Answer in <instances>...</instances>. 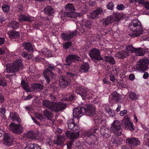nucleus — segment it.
I'll list each match as a JSON object with an SVG mask.
<instances>
[{
	"label": "nucleus",
	"instance_id": "c03bdc74",
	"mask_svg": "<svg viewBox=\"0 0 149 149\" xmlns=\"http://www.w3.org/2000/svg\"><path fill=\"white\" fill-rule=\"evenodd\" d=\"M74 121L73 119L69 120L68 122V128L71 130H72L74 126Z\"/></svg>",
	"mask_w": 149,
	"mask_h": 149
},
{
	"label": "nucleus",
	"instance_id": "69168bd1",
	"mask_svg": "<svg viewBox=\"0 0 149 149\" xmlns=\"http://www.w3.org/2000/svg\"><path fill=\"white\" fill-rule=\"evenodd\" d=\"M79 129V125H76L74 124V126H73V128L72 130L73 131H75Z\"/></svg>",
	"mask_w": 149,
	"mask_h": 149
},
{
	"label": "nucleus",
	"instance_id": "2f4dec72",
	"mask_svg": "<svg viewBox=\"0 0 149 149\" xmlns=\"http://www.w3.org/2000/svg\"><path fill=\"white\" fill-rule=\"evenodd\" d=\"M129 55V52L122 51L116 53V56L120 58L123 59Z\"/></svg>",
	"mask_w": 149,
	"mask_h": 149
},
{
	"label": "nucleus",
	"instance_id": "a19ab883",
	"mask_svg": "<svg viewBox=\"0 0 149 149\" xmlns=\"http://www.w3.org/2000/svg\"><path fill=\"white\" fill-rule=\"evenodd\" d=\"M144 139V143L149 146V132L145 134Z\"/></svg>",
	"mask_w": 149,
	"mask_h": 149
},
{
	"label": "nucleus",
	"instance_id": "0eeeda50",
	"mask_svg": "<svg viewBox=\"0 0 149 149\" xmlns=\"http://www.w3.org/2000/svg\"><path fill=\"white\" fill-rule=\"evenodd\" d=\"M76 25L77 26L80 27L79 29H77V31L79 30L82 33L88 31V29L91 28V23L89 21L83 19L80 23H77Z\"/></svg>",
	"mask_w": 149,
	"mask_h": 149
},
{
	"label": "nucleus",
	"instance_id": "9b49d317",
	"mask_svg": "<svg viewBox=\"0 0 149 149\" xmlns=\"http://www.w3.org/2000/svg\"><path fill=\"white\" fill-rule=\"evenodd\" d=\"M86 111V108L82 107H79L74 109L73 116L74 118H79Z\"/></svg>",
	"mask_w": 149,
	"mask_h": 149
},
{
	"label": "nucleus",
	"instance_id": "de8ad7c7",
	"mask_svg": "<svg viewBox=\"0 0 149 149\" xmlns=\"http://www.w3.org/2000/svg\"><path fill=\"white\" fill-rule=\"evenodd\" d=\"M98 16L95 11H93L89 15L88 17L91 18L95 19L98 17Z\"/></svg>",
	"mask_w": 149,
	"mask_h": 149
},
{
	"label": "nucleus",
	"instance_id": "680f3d73",
	"mask_svg": "<svg viewBox=\"0 0 149 149\" xmlns=\"http://www.w3.org/2000/svg\"><path fill=\"white\" fill-rule=\"evenodd\" d=\"M102 135L103 136L104 138L106 139L109 137L110 136V133L109 132L108 133L105 132L104 134Z\"/></svg>",
	"mask_w": 149,
	"mask_h": 149
},
{
	"label": "nucleus",
	"instance_id": "393cba45",
	"mask_svg": "<svg viewBox=\"0 0 149 149\" xmlns=\"http://www.w3.org/2000/svg\"><path fill=\"white\" fill-rule=\"evenodd\" d=\"M30 89L32 90L33 91L37 92L43 89V85L39 83H35L32 86Z\"/></svg>",
	"mask_w": 149,
	"mask_h": 149
},
{
	"label": "nucleus",
	"instance_id": "4c0bfd02",
	"mask_svg": "<svg viewBox=\"0 0 149 149\" xmlns=\"http://www.w3.org/2000/svg\"><path fill=\"white\" fill-rule=\"evenodd\" d=\"M21 86L23 88L26 90L27 92H29L31 91L26 81L24 80H22L21 81Z\"/></svg>",
	"mask_w": 149,
	"mask_h": 149
},
{
	"label": "nucleus",
	"instance_id": "ddd939ff",
	"mask_svg": "<svg viewBox=\"0 0 149 149\" xmlns=\"http://www.w3.org/2000/svg\"><path fill=\"white\" fill-rule=\"evenodd\" d=\"M149 61L147 59H143L140 60L137 62V65L141 70H145L148 67Z\"/></svg>",
	"mask_w": 149,
	"mask_h": 149
},
{
	"label": "nucleus",
	"instance_id": "a18cd8bd",
	"mask_svg": "<svg viewBox=\"0 0 149 149\" xmlns=\"http://www.w3.org/2000/svg\"><path fill=\"white\" fill-rule=\"evenodd\" d=\"M129 98L132 100H135L137 99L138 96L134 92H130L129 94Z\"/></svg>",
	"mask_w": 149,
	"mask_h": 149
},
{
	"label": "nucleus",
	"instance_id": "cd10ccee",
	"mask_svg": "<svg viewBox=\"0 0 149 149\" xmlns=\"http://www.w3.org/2000/svg\"><path fill=\"white\" fill-rule=\"evenodd\" d=\"M35 116L36 118L39 119L40 121H45L47 118V109L43 111V115L36 113L35 114Z\"/></svg>",
	"mask_w": 149,
	"mask_h": 149
},
{
	"label": "nucleus",
	"instance_id": "e2e57ef3",
	"mask_svg": "<svg viewBox=\"0 0 149 149\" xmlns=\"http://www.w3.org/2000/svg\"><path fill=\"white\" fill-rule=\"evenodd\" d=\"M4 100V97L3 95L0 93V103L3 102Z\"/></svg>",
	"mask_w": 149,
	"mask_h": 149
},
{
	"label": "nucleus",
	"instance_id": "7c9ffc66",
	"mask_svg": "<svg viewBox=\"0 0 149 149\" xmlns=\"http://www.w3.org/2000/svg\"><path fill=\"white\" fill-rule=\"evenodd\" d=\"M8 34L9 38L11 39L19 38L20 35L19 32L13 30L9 31L8 32Z\"/></svg>",
	"mask_w": 149,
	"mask_h": 149
},
{
	"label": "nucleus",
	"instance_id": "39448f33",
	"mask_svg": "<svg viewBox=\"0 0 149 149\" xmlns=\"http://www.w3.org/2000/svg\"><path fill=\"white\" fill-rule=\"evenodd\" d=\"M66 106V104L62 103L49 102L47 101V109L56 112L64 109Z\"/></svg>",
	"mask_w": 149,
	"mask_h": 149
},
{
	"label": "nucleus",
	"instance_id": "dca6fc26",
	"mask_svg": "<svg viewBox=\"0 0 149 149\" xmlns=\"http://www.w3.org/2000/svg\"><path fill=\"white\" fill-rule=\"evenodd\" d=\"M3 139V143L5 145L9 146L13 143V137L9 134L6 133L4 135Z\"/></svg>",
	"mask_w": 149,
	"mask_h": 149
},
{
	"label": "nucleus",
	"instance_id": "bb28decb",
	"mask_svg": "<svg viewBox=\"0 0 149 149\" xmlns=\"http://www.w3.org/2000/svg\"><path fill=\"white\" fill-rule=\"evenodd\" d=\"M18 17V20L19 22L23 21L29 22H32V20L28 16H26L25 15L20 14L19 15Z\"/></svg>",
	"mask_w": 149,
	"mask_h": 149
},
{
	"label": "nucleus",
	"instance_id": "c9c22d12",
	"mask_svg": "<svg viewBox=\"0 0 149 149\" xmlns=\"http://www.w3.org/2000/svg\"><path fill=\"white\" fill-rule=\"evenodd\" d=\"M134 52L136 55L140 56H143L145 53V51L141 48H135Z\"/></svg>",
	"mask_w": 149,
	"mask_h": 149
},
{
	"label": "nucleus",
	"instance_id": "f704fd0d",
	"mask_svg": "<svg viewBox=\"0 0 149 149\" xmlns=\"http://www.w3.org/2000/svg\"><path fill=\"white\" fill-rule=\"evenodd\" d=\"M111 16H112V18L114 20V22L120 21L123 17L122 14L118 13H114L113 15H111Z\"/></svg>",
	"mask_w": 149,
	"mask_h": 149
},
{
	"label": "nucleus",
	"instance_id": "b1692460",
	"mask_svg": "<svg viewBox=\"0 0 149 149\" xmlns=\"http://www.w3.org/2000/svg\"><path fill=\"white\" fill-rule=\"evenodd\" d=\"M9 118L12 121H16L18 123H20L21 120L18 116V114L16 112H10Z\"/></svg>",
	"mask_w": 149,
	"mask_h": 149
},
{
	"label": "nucleus",
	"instance_id": "1a4fd4ad",
	"mask_svg": "<svg viewBox=\"0 0 149 149\" xmlns=\"http://www.w3.org/2000/svg\"><path fill=\"white\" fill-rule=\"evenodd\" d=\"M122 124L123 127L125 130H129L131 131H133L134 130V126L128 116H126L123 118Z\"/></svg>",
	"mask_w": 149,
	"mask_h": 149
},
{
	"label": "nucleus",
	"instance_id": "7ed1b4c3",
	"mask_svg": "<svg viewBox=\"0 0 149 149\" xmlns=\"http://www.w3.org/2000/svg\"><path fill=\"white\" fill-rule=\"evenodd\" d=\"M94 122L95 126L93 128L89 130L86 132V134H83L84 135L88 136V138L91 139L96 140L97 139L95 136L93 134L96 132L98 129V127L100 125L102 122L101 118L99 117H96L94 119Z\"/></svg>",
	"mask_w": 149,
	"mask_h": 149
},
{
	"label": "nucleus",
	"instance_id": "f8f14e48",
	"mask_svg": "<svg viewBox=\"0 0 149 149\" xmlns=\"http://www.w3.org/2000/svg\"><path fill=\"white\" fill-rule=\"evenodd\" d=\"M109 101H112V102L116 103L120 102L121 101L122 97L121 95L118 92L115 91L113 92L109 97Z\"/></svg>",
	"mask_w": 149,
	"mask_h": 149
},
{
	"label": "nucleus",
	"instance_id": "f03ea898",
	"mask_svg": "<svg viewBox=\"0 0 149 149\" xmlns=\"http://www.w3.org/2000/svg\"><path fill=\"white\" fill-rule=\"evenodd\" d=\"M6 70L8 73H15L22 69L23 67L21 60L18 59L14 61L10 65L8 64L6 66Z\"/></svg>",
	"mask_w": 149,
	"mask_h": 149
},
{
	"label": "nucleus",
	"instance_id": "4d7b16f0",
	"mask_svg": "<svg viewBox=\"0 0 149 149\" xmlns=\"http://www.w3.org/2000/svg\"><path fill=\"white\" fill-rule=\"evenodd\" d=\"M113 3L112 2H110L107 5V8L108 9L112 10L113 7Z\"/></svg>",
	"mask_w": 149,
	"mask_h": 149
},
{
	"label": "nucleus",
	"instance_id": "774afa93",
	"mask_svg": "<svg viewBox=\"0 0 149 149\" xmlns=\"http://www.w3.org/2000/svg\"><path fill=\"white\" fill-rule=\"evenodd\" d=\"M84 8H82V11L84 13L87 11L88 8L87 6L85 5H84Z\"/></svg>",
	"mask_w": 149,
	"mask_h": 149
},
{
	"label": "nucleus",
	"instance_id": "8fccbe9b",
	"mask_svg": "<svg viewBox=\"0 0 149 149\" xmlns=\"http://www.w3.org/2000/svg\"><path fill=\"white\" fill-rule=\"evenodd\" d=\"M2 8L3 11L5 12H8L10 9V6L8 5H3Z\"/></svg>",
	"mask_w": 149,
	"mask_h": 149
},
{
	"label": "nucleus",
	"instance_id": "bf43d9fd",
	"mask_svg": "<svg viewBox=\"0 0 149 149\" xmlns=\"http://www.w3.org/2000/svg\"><path fill=\"white\" fill-rule=\"evenodd\" d=\"M117 8L119 10H122L125 7L124 6L121 4L120 5L118 4L117 5Z\"/></svg>",
	"mask_w": 149,
	"mask_h": 149
},
{
	"label": "nucleus",
	"instance_id": "0e129e2a",
	"mask_svg": "<svg viewBox=\"0 0 149 149\" xmlns=\"http://www.w3.org/2000/svg\"><path fill=\"white\" fill-rule=\"evenodd\" d=\"M129 79L131 81L134 80L135 78L134 75L133 74H131L129 75Z\"/></svg>",
	"mask_w": 149,
	"mask_h": 149
},
{
	"label": "nucleus",
	"instance_id": "aec40b11",
	"mask_svg": "<svg viewBox=\"0 0 149 149\" xmlns=\"http://www.w3.org/2000/svg\"><path fill=\"white\" fill-rule=\"evenodd\" d=\"M126 143L135 146H137L140 144V142L138 139L134 137L128 138L126 140Z\"/></svg>",
	"mask_w": 149,
	"mask_h": 149
},
{
	"label": "nucleus",
	"instance_id": "473e14b6",
	"mask_svg": "<svg viewBox=\"0 0 149 149\" xmlns=\"http://www.w3.org/2000/svg\"><path fill=\"white\" fill-rule=\"evenodd\" d=\"M104 107H105V109L107 112L108 113L110 117H113L115 116V113L114 111L109 108V106L107 104L104 105Z\"/></svg>",
	"mask_w": 149,
	"mask_h": 149
},
{
	"label": "nucleus",
	"instance_id": "864d4df0",
	"mask_svg": "<svg viewBox=\"0 0 149 149\" xmlns=\"http://www.w3.org/2000/svg\"><path fill=\"white\" fill-rule=\"evenodd\" d=\"M75 96L74 94H72L70 95L69 97H66L64 98V100H69L70 101L72 100L75 98Z\"/></svg>",
	"mask_w": 149,
	"mask_h": 149
},
{
	"label": "nucleus",
	"instance_id": "49530a36",
	"mask_svg": "<svg viewBox=\"0 0 149 149\" xmlns=\"http://www.w3.org/2000/svg\"><path fill=\"white\" fill-rule=\"evenodd\" d=\"M109 129L105 126H102L100 128V132L101 134H104L105 132L108 133Z\"/></svg>",
	"mask_w": 149,
	"mask_h": 149
},
{
	"label": "nucleus",
	"instance_id": "412c9836",
	"mask_svg": "<svg viewBox=\"0 0 149 149\" xmlns=\"http://www.w3.org/2000/svg\"><path fill=\"white\" fill-rule=\"evenodd\" d=\"M112 16H110L107 18L103 19L101 21V23L103 26H106L109 24H111L114 22Z\"/></svg>",
	"mask_w": 149,
	"mask_h": 149
},
{
	"label": "nucleus",
	"instance_id": "ea45409f",
	"mask_svg": "<svg viewBox=\"0 0 149 149\" xmlns=\"http://www.w3.org/2000/svg\"><path fill=\"white\" fill-rule=\"evenodd\" d=\"M8 25L9 26L11 27L13 29H16L19 27V23L15 21H11Z\"/></svg>",
	"mask_w": 149,
	"mask_h": 149
},
{
	"label": "nucleus",
	"instance_id": "58836bf2",
	"mask_svg": "<svg viewBox=\"0 0 149 149\" xmlns=\"http://www.w3.org/2000/svg\"><path fill=\"white\" fill-rule=\"evenodd\" d=\"M25 149H41V148L36 144L30 143L28 144Z\"/></svg>",
	"mask_w": 149,
	"mask_h": 149
},
{
	"label": "nucleus",
	"instance_id": "4468645a",
	"mask_svg": "<svg viewBox=\"0 0 149 149\" xmlns=\"http://www.w3.org/2000/svg\"><path fill=\"white\" fill-rule=\"evenodd\" d=\"M77 33V31L76 30L72 32H68L63 33L61 34V37L63 40L65 41L69 40L72 38L74 35H76Z\"/></svg>",
	"mask_w": 149,
	"mask_h": 149
},
{
	"label": "nucleus",
	"instance_id": "79ce46f5",
	"mask_svg": "<svg viewBox=\"0 0 149 149\" xmlns=\"http://www.w3.org/2000/svg\"><path fill=\"white\" fill-rule=\"evenodd\" d=\"M74 8L72 4L68 3L66 5V11L73 12L74 11Z\"/></svg>",
	"mask_w": 149,
	"mask_h": 149
},
{
	"label": "nucleus",
	"instance_id": "20e7f679",
	"mask_svg": "<svg viewBox=\"0 0 149 149\" xmlns=\"http://www.w3.org/2000/svg\"><path fill=\"white\" fill-rule=\"evenodd\" d=\"M75 91L76 93L79 95L83 100L85 99L86 97L90 98L93 96L91 91L80 85H77Z\"/></svg>",
	"mask_w": 149,
	"mask_h": 149
},
{
	"label": "nucleus",
	"instance_id": "423d86ee",
	"mask_svg": "<svg viewBox=\"0 0 149 149\" xmlns=\"http://www.w3.org/2000/svg\"><path fill=\"white\" fill-rule=\"evenodd\" d=\"M20 123L16 124L12 122L9 125V129L13 133L16 134H22L24 131L22 126L20 124Z\"/></svg>",
	"mask_w": 149,
	"mask_h": 149
},
{
	"label": "nucleus",
	"instance_id": "6e6d98bb",
	"mask_svg": "<svg viewBox=\"0 0 149 149\" xmlns=\"http://www.w3.org/2000/svg\"><path fill=\"white\" fill-rule=\"evenodd\" d=\"M27 136L29 138H33L36 137V135L32 132H29L27 133Z\"/></svg>",
	"mask_w": 149,
	"mask_h": 149
},
{
	"label": "nucleus",
	"instance_id": "603ef678",
	"mask_svg": "<svg viewBox=\"0 0 149 149\" xmlns=\"http://www.w3.org/2000/svg\"><path fill=\"white\" fill-rule=\"evenodd\" d=\"M72 45V43L70 42H67L63 45L64 48L65 49H68Z\"/></svg>",
	"mask_w": 149,
	"mask_h": 149
},
{
	"label": "nucleus",
	"instance_id": "a211bd4d",
	"mask_svg": "<svg viewBox=\"0 0 149 149\" xmlns=\"http://www.w3.org/2000/svg\"><path fill=\"white\" fill-rule=\"evenodd\" d=\"M95 107L91 104L87 105L86 109V111L84 113H86L88 115L91 116L95 114Z\"/></svg>",
	"mask_w": 149,
	"mask_h": 149
},
{
	"label": "nucleus",
	"instance_id": "13d9d810",
	"mask_svg": "<svg viewBox=\"0 0 149 149\" xmlns=\"http://www.w3.org/2000/svg\"><path fill=\"white\" fill-rule=\"evenodd\" d=\"M95 11L98 16L99 14L102 13L103 12L102 9L101 8H97Z\"/></svg>",
	"mask_w": 149,
	"mask_h": 149
},
{
	"label": "nucleus",
	"instance_id": "5701e85b",
	"mask_svg": "<svg viewBox=\"0 0 149 149\" xmlns=\"http://www.w3.org/2000/svg\"><path fill=\"white\" fill-rule=\"evenodd\" d=\"M54 69V67L51 64H47V83H49V76H50L51 78H53L54 77V74L52 73L51 71Z\"/></svg>",
	"mask_w": 149,
	"mask_h": 149
},
{
	"label": "nucleus",
	"instance_id": "c85d7f7f",
	"mask_svg": "<svg viewBox=\"0 0 149 149\" xmlns=\"http://www.w3.org/2000/svg\"><path fill=\"white\" fill-rule=\"evenodd\" d=\"M24 49L27 52H32L33 51V48L31 44L29 42H25L23 44Z\"/></svg>",
	"mask_w": 149,
	"mask_h": 149
},
{
	"label": "nucleus",
	"instance_id": "a878e982",
	"mask_svg": "<svg viewBox=\"0 0 149 149\" xmlns=\"http://www.w3.org/2000/svg\"><path fill=\"white\" fill-rule=\"evenodd\" d=\"M122 140L121 139H119L117 136H113L112 137L109 143L111 146H113L116 144H119L120 142Z\"/></svg>",
	"mask_w": 149,
	"mask_h": 149
},
{
	"label": "nucleus",
	"instance_id": "37998d69",
	"mask_svg": "<svg viewBox=\"0 0 149 149\" xmlns=\"http://www.w3.org/2000/svg\"><path fill=\"white\" fill-rule=\"evenodd\" d=\"M104 59L107 61L114 64L115 63V60L111 56H105L104 57Z\"/></svg>",
	"mask_w": 149,
	"mask_h": 149
},
{
	"label": "nucleus",
	"instance_id": "338daca9",
	"mask_svg": "<svg viewBox=\"0 0 149 149\" xmlns=\"http://www.w3.org/2000/svg\"><path fill=\"white\" fill-rule=\"evenodd\" d=\"M127 113V111L126 110H124L122 111H121L120 112V114L121 116H123L125 115Z\"/></svg>",
	"mask_w": 149,
	"mask_h": 149
},
{
	"label": "nucleus",
	"instance_id": "2eb2a0df",
	"mask_svg": "<svg viewBox=\"0 0 149 149\" xmlns=\"http://www.w3.org/2000/svg\"><path fill=\"white\" fill-rule=\"evenodd\" d=\"M79 14L75 12H63L61 16V17L62 19L64 21L67 20L66 17H73L74 18L76 17V15L79 16Z\"/></svg>",
	"mask_w": 149,
	"mask_h": 149
},
{
	"label": "nucleus",
	"instance_id": "09e8293b",
	"mask_svg": "<svg viewBox=\"0 0 149 149\" xmlns=\"http://www.w3.org/2000/svg\"><path fill=\"white\" fill-rule=\"evenodd\" d=\"M135 49L131 45L128 46L126 47V49L130 52H134Z\"/></svg>",
	"mask_w": 149,
	"mask_h": 149
},
{
	"label": "nucleus",
	"instance_id": "9d476101",
	"mask_svg": "<svg viewBox=\"0 0 149 149\" xmlns=\"http://www.w3.org/2000/svg\"><path fill=\"white\" fill-rule=\"evenodd\" d=\"M89 55L94 61L102 59L100 55L99 50L96 48H93L91 50L89 53Z\"/></svg>",
	"mask_w": 149,
	"mask_h": 149
},
{
	"label": "nucleus",
	"instance_id": "72a5a7b5",
	"mask_svg": "<svg viewBox=\"0 0 149 149\" xmlns=\"http://www.w3.org/2000/svg\"><path fill=\"white\" fill-rule=\"evenodd\" d=\"M54 12V9L51 7L48 6L47 7V17L49 16L50 17L48 18L49 20L52 19L53 18L52 15ZM48 18L47 17V19Z\"/></svg>",
	"mask_w": 149,
	"mask_h": 149
},
{
	"label": "nucleus",
	"instance_id": "f257e3e1",
	"mask_svg": "<svg viewBox=\"0 0 149 149\" xmlns=\"http://www.w3.org/2000/svg\"><path fill=\"white\" fill-rule=\"evenodd\" d=\"M130 32L129 35L131 37L139 36L142 34L143 28L141 22L138 19L133 21L129 26Z\"/></svg>",
	"mask_w": 149,
	"mask_h": 149
},
{
	"label": "nucleus",
	"instance_id": "3c124183",
	"mask_svg": "<svg viewBox=\"0 0 149 149\" xmlns=\"http://www.w3.org/2000/svg\"><path fill=\"white\" fill-rule=\"evenodd\" d=\"M7 85L6 80L4 79H0V86L4 87Z\"/></svg>",
	"mask_w": 149,
	"mask_h": 149
},
{
	"label": "nucleus",
	"instance_id": "c756f323",
	"mask_svg": "<svg viewBox=\"0 0 149 149\" xmlns=\"http://www.w3.org/2000/svg\"><path fill=\"white\" fill-rule=\"evenodd\" d=\"M64 139V137L63 136L58 135L56 137V139L54 141V143L58 146L61 145L63 143Z\"/></svg>",
	"mask_w": 149,
	"mask_h": 149
},
{
	"label": "nucleus",
	"instance_id": "6ab92c4d",
	"mask_svg": "<svg viewBox=\"0 0 149 149\" xmlns=\"http://www.w3.org/2000/svg\"><path fill=\"white\" fill-rule=\"evenodd\" d=\"M65 134L67 137L70 139H75L77 138L79 135V132L77 131L76 132L72 131H67Z\"/></svg>",
	"mask_w": 149,
	"mask_h": 149
},
{
	"label": "nucleus",
	"instance_id": "4be33fe9",
	"mask_svg": "<svg viewBox=\"0 0 149 149\" xmlns=\"http://www.w3.org/2000/svg\"><path fill=\"white\" fill-rule=\"evenodd\" d=\"M59 83L60 86L62 88H64L68 86L69 82L67 80V78L65 76H61L60 77Z\"/></svg>",
	"mask_w": 149,
	"mask_h": 149
},
{
	"label": "nucleus",
	"instance_id": "052dcab7",
	"mask_svg": "<svg viewBox=\"0 0 149 149\" xmlns=\"http://www.w3.org/2000/svg\"><path fill=\"white\" fill-rule=\"evenodd\" d=\"M143 6L149 10V1H146L143 4Z\"/></svg>",
	"mask_w": 149,
	"mask_h": 149
},
{
	"label": "nucleus",
	"instance_id": "6e6552de",
	"mask_svg": "<svg viewBox=\"0 0 149 149\" xmlns=\"http://www.w3.org/2000/svg\"><path fill=\"white\" fill-rule=\"evenodd\" d=\"M111 130L116 135L120 136L121 135L122 130L121 128L120 123L118 120L113 121L111 124Z\"/></svg>",
	"mask_w": 149,
	"mask_h": 149
},
{
	"label": "nucleus",
	"instance_id": "f3484780",
	"mask_svg": "<svg viewBox=\"0 0 149 149\" xmlns=\"http://www.w3.org/2000/svg\"><path fill=\"white\" fill-rule=\"evenodd\" d=\"M79 60V57L76 55H70L66 57V61L70 65L71 62H76Z\"/></svg>",
	"mask_w": 149,
	"mask_h": 149
},
{
	"label": "nucleus",
	"instance_id": "e433bc0d",
	"mask_svg": "<svg viewBox=\"0 0 149 149\" xmlns=\"http://www.w3.org/2000/svg\"><path fill=\"white\" fill-rule=\"evenodd\" d=\"M89 68V66L88 64L84 63L81 65L79 71L82 72H86L88 71Z\"/></svg>",
	"mask_w": 149,
	"mask_h": 149
},
{
	"label": "nucleus",
	"instance_id": "5fc2aeb1",
	"mask_svg": "<svg viewBox=\"0 0 149 149\" xmlns=\"http://www.w3.org/2000/svg\"><path fill=\"white\" fill-rule=\"evenodd\" d=\"M145 0H131L130 3L138 2L139 4H143L145 2Z\"/></svg>",
	"mask_w": 149,
	"mask_h": 149
}]
</instances>
